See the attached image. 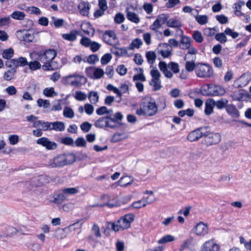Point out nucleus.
<instances>
[{
  "label": "nucleus",
  "mask_w": 251,
  "mask_h": 251,
  "mask_svg": "<svg viewBox=\"0 0 251 251\" xmlns=\"http://www.w3.org/2000/svg\"><path fill=\"white\" fill-rule=\"evenodd\" d=\"M74 112L73 110L69 107H66L63 111V115L64 117L72 119L74 117Z\"/></svg>",
  "instance_id": "nucleus-44"
},
{
  "label": "nucleus",
  "mask_w": 251,
  "mask_h": 251,
  "mask_svg": "<svg viewBox=\"0 0 251 251\" xmlns=\"http://www.w3.org/2000/svg\"><path fill=\"white\" fill-rule=\"evenodd\" d=\"M112 56L109 53L104 54L101 58L100 62L103 65H105L109 63L111 60Z\"/></svg>",
  "instance_id": "nucleus-64"
},
{
  "label": "nucleus",
  "mask_w": 251,
  "mask_h": 251,
  "mask_svg": "<svg viewBox=\"0 0 251 251\" xmlns=\"http://www.w3.org/2000/svg\"><path fill=\"white\" fill-rule=\"evenodd\" d=\"M25 15L24 12L19 11H15L11 14V17L15 20H23Z\"/></svg>",
  "instance_id": "nucleus-39"
},
{
  "label": "nucleus",
  "mask_w": 251,
  "mask_h": 251,
  "mask_svg": "<svg viewBox=\"0 0 251 251\" xmlns=\"http://www.w3.org/2000/svg\"><path fill=\"white\" fill-rule=\"evenodd\" d=\"M168 68L171 69L174 73H178L179 71V65L177 63L175 62H170L168 65Z\"/></svg>",
  "instance_id": "nucleus-51"
},
{
  "label": "nucleus",
  "mask_w": 251,
  "mask_h": 251,
  "mask_svg": "<svg viewBox=\"0 0 251 251\" xmlns=\"http://www.w3.org/2000/svg\"><path fill=\"white\" fill-rule=\"evenodd\" d=\"M52 198L53 200H50V202H52L54 203L60 204L65 199L66 197L63 194H59L56 196V197H50Z\"/></svg>",
  "instance_id": "nucleus-38"
},
{
  "label": "nucleus",
  "mask_w": 251,
  "mask_h": 251,
  "mask_svg": "<svg viewBox=\"0 0 251 251\" xmlns=\"http://www.w3.org/2000/svg\"><path fill=\"white\" fill-rule=\"evenodd\" d=\"M74 75H75L74 78V81L77 83L76 84L74 85V87H80L87 82V78L84 76L77 74H74Z\"/></svg>",
  "instance_id": "nucleus-25"
},
{
  "label": "nucleus",
  "mask_w": 251,
  "mask_h": 251,
  "mask_svg": "<svg viewBox=\"0 0 251 251\" xmlns=\"http://www.w3.org/2000/svg\"><path fill=\"white\" fill-rule=\"evenodd\" d=\"M193 38L195 41L199 43L203 41V37L201 33L199 31H195L193 34Z\"/></svg>",
  "instance_id": "nucleus-50"
},
{
  "label": "nucleus",
  "mask_w": 251,
  "mask_h": 251,
  "mask_svg": "<svg viewBox=\"0 0 251 251\" xmlns=\"http://www.w3.org/2000/svg\"><path fill=\"white\" fill-rule=\"evenodd\" d=\"M158 111V106L155 100L151 97H146L142 99L140 104V108L136 111L138 116L151 117L155 115Z\"/></svg>",
  "instance_id": "nucleus-1"
},
{
  "label": "nucleus",
  "mask_w": 251,
  "mask_h": 251,
  "mask_svg": "<svg viewBox=\"0 0 251 251\" xmlns=\"http://www.w3.org/2000/svg\"><path fill=\"white\" fill-rule=\"evenodd\" d=\"M51 19L53 21L54 25L56 27H61L64 24V20L62 19H58L55 17H52Z\"/></svg>",
  "instance_id": "nucleus-48"
},
{
  "label": "nucleus",
  "mask_w": 251,
  "mask_h": 251,
  "mask_svg": "<svg viewBox=\"0 0 251 251\" xmlns=\"http://www.w3.org/2000/svg\"><path fill=\"white\" fill-rule=\"evenodd\" d=\"M61 142L66 145L74 146V141L71 137H64L61 139Z\"/></svg>",
  "instance_id": "nucleus-54"
},
{
  "label": "nucleus",
  "mask_w": 251,
  "mask_h": 251,
  "mask_svg": "<svg viewBox=\"0 0 251 251\" xmlns=\"http://www.w3.org/2000/svg\"><path fill=\"white\" fill-rule=\"evenodd\" d=\"M127 48H118L114 46L111 49V52L117 56H123L127 54Z\"/></svg>",
  "instance_id": "nucleus-23"
},
{
  "label": "nucleus",
  "mask_w": 251,
  "mask_h": 251,
  "mask_svg": "<svg viewBox=\"0 0 251 251\" xmlns=\"http://www.w3.org/2000/svg\"><path fill=\"white\" fill-rule=\"evenodd\" d=\"M51 130H54L55 131H62L64 130L65 126L62 122L56 121L54 122H50Z\"/></svg>",
  "instance_id": "nucleus-29"
},
{
  "label": "nucleus",
  "mask_w": 251,
  "mask_h": 251,
  "mask_svg": "<svg viewBox=\"0 0 251 251\" xmlns=\"http://www.w3.org/2000/svg\"><path fill=\"white\" fill-rule=\"evenodd\" d=\"M92 127V125L88 122H85L80 125L81 129L84 132H88Z\"/></svg>",
  "instance_id": "nucleus-62"
},
{
  "label": "nucleus",
  "mask_w": 251,
  "mask_h": 251,
  "mask_svg": "<svg viewBox=\"0 0 251 251\" xmlns=\"http://www.w3.org/2000/svg\"><path fill=\"white\" fill-rule=\"evenodd\" d=\"M248 94L244 93L242 91L237 90L234 91L231 95V97L233 100L242 101L246 100L247 98Z\"/></svg>",
  "instance_id": "nucleus-21"
},
{
  "label": "nucleus",
  "mask_w": 251,
  "mask_h": 251,
  "mask_svg": "<svg viewBox=\"0 0 251 251\" xmlns=\"http://www.w3.org/2000/svg\"><path fill=\"white\" fill-rule=\"evenodd\" d=\"M225 33L227 35L230 36L232 38H236L238 36V33L234 31L232 29L230 28H226L225 30Z\"/></svg>",
  "instance_id": "nucleus-55"
},
{
  "label": "nucleus",
  "mask_w": 251,
  "mask_h": 251,
  "mask_svg": "<svg viewBox=\"0 0 251 251\" xmlns=\"http://www.w3.org/2000/svg\"><path fill=\"white\" fill-rule=\"evenodd\" d=\"M36 143L38 145H42L48 150H53L57 148V144L54 142L50 141L46 137H42L38 139Z\"/></svg>",
  "instance_id": "nucleus-10"
},
{
  "label": "nucleus",
  "mask_w": 251,
  "mask_h": 251,
  "mask_svg": "<svg viewBox=\"0 0 251 251\" xmlns=\"http://www.w3.org/2000/svg\"><path fill=\"white\" fill-rule=\"evenodd\" d=\"M180 35L181 36L180 48L182 50H186L191 46L192 41L190 37L184 36L183 34Z\"/></svg>",
  "instance_id": "nucleus-19"
},
{
  "label": "nucleus",
  "mask_w": 251,
  "mask_h": 251,
  "mask_svg": "<svg viewBox=\"0 0 251 251\" xmlns=\"http://www.w3.org/2000/svg\"><path fill=\"white\" fill-rule=\"evenodd\" d=\"M79 34V32L77 30H73L71 31L69 33L63 34L62 37L63 39L73 42L76 39L77 36Z\"/></svg>",
  "instance_id": "nucleus-20"
},
{
  "label": "nucleus",
  "mask_w": 251,
  "mask_h": 251,
  "mask_svg": "<svg viewBox=\"0 0 251 251\" xmlns=\"http://www.w3.org/2000/svg\"><path fill=\"white\" fill-rule=\"evenodd\" d=\"M43 94L48 97H52L57 95V93L54 91L52 87L45 88L43 91Z\"/></svg>",
  "instance_id": "nucleus-47"
},
{
  "label": "nucleus",
  "mask_w": 251,
  "mask_h": 251,
  "mask_svg": "<svg viewBox=\"0 0 251 251\" xmlns=\"http://www.w3.org/2000/svg\"><path fill=\"white\" fill-rule=\"evenodd\" d=\"M151 81L160 80L161 74L156 67H154L151 71Z\"/></svg>",
  "instance_id": "nucleus-34"
},
{
  "label": "nucleus",
  "mask_w": 251,
  "mask_h": 251,
  "mask_svg": "<svg viewBox=\"0 0 251 251\" xmlns=\"http://www.w3.org/2000/svg\"><path fill=\"white\" fill-rule=\"evenodd\" d=\"M153 202V200H152L150 201H148L147 199H142L141 200L134 201L132 203L133 207L139 209L142 207H145L148 204H151Z\"/></svg>",
  "instance_id": "nucleus-24"
},
{
  "label": "nucleus",
  "mask_w": 251,
  "mask_h": 251,
  "mask_svg": "<svg viewBox=\"0 0 251 251\" xmlns=\"http://www.w3.org/2000/svg\"><path fill=\"white\" fill-rule=\"evenodd\" d=\"M50 158L48 165L51 167H60L71 164L76 161V158Z\"/></svg>",
  "instance_id": "nucleus-6"
},
{
  "label": "nucleus",
  "mask_w": 251,
  "mask_h": 251,
  "mask_svg": "<svg viewBox=\"0 0 251 251\" xmlns=\"http://www.w3.org/2000/svg\"><path fill=\"white\" fill-rule=\"evenodd\" d=\"M63 194L74 195L78 192V190L76 188H64L62 190Z\"/></svg>",
  "instance_id": "nucleus-49"
},
{
  "label": "nucleus",
  "mask_w": 251,
  "mask_h": 251,
  "mask_svg": "<svg viewBox=\"0 0 251 251\" xmlns=\"http://www.w3.org/2000/svg\"><path fill=\"white\" fill-rule=\"evenodd\" d=\"M162 25V24H161L158 20L156 19L153 24L150 26V29L152 30L157 32L158 29L160 28Z\"/></svg>",
  "instance_id": "nucleus-58"
},
{
  "label": "nucleus",
  "mask_w": 251,
  "mask_h": 251,
  "mask_svg": "<svg viewBox=\"0 0 251 251\" xmlns=\"http://www.w3.org/2000/svg\"><path fill=\"white\" fill-rule=\"evenodd\" d=\"M207 129V127H200L191 132L187 136L188 140L191 142L198 140L201 137H203L205 130Z\"/></svg>",
  "instance_id": "nucleus-8"
},
{
  "label": "nucleus",
  "mask_w": 251,
  "mask_h": 251,
  "mask_svg": "<svg viewBox=\"0 0 251 251\" xmlns=\"http://www.w3.org/2000/svg\"><path fill=\"white\" fill-rule=\"evenodd\" d=\"M219 245L214 239L205 241L201 246V251H219Z\"/></svg>",
  "instance_id": "nucleus-9"
},
{
  "label": "nucleus",
  "mask_w": 251,
  "mask_h": 251,
  "mask_svg": "<svg viewBox=\"0 0 251 251\" xmlns=\"http://www.w3.org/2000/svg\"><path fill=\"white\" fill-rule=\"evenodd\" d=\"M158 66L160 70L164 73L166 77L169 78L172 77L173 74L168 70V67L165 62L161 61Z\"/></svg>",
  "instance_id": "nucleus-26"
},
{
  "label": "nucleus",
  "mask_w": 251,
  "mask_h": 251,
  "mask_svg": "<svg viewBox=\"0 0 251 251\" xmlns=\"http://www.w3.org/2000/svg\"><path fill=\"white\" fill-rule=\"evenodd\" d=\"M193 239L192 238H190L186 239L184 241L183 244L181 245V249L184 250L186 248H189L190 246L193 244Z\"/></svg>",
  "instance_id": "nucleus-60"
},
{
  "label": "nucleus",
  "mask_w": 251,
  "mask_h": 251,
  "mask_svg": "<svg viewBox=\"0 0 251 251\" xmlns=\"http://www.w3.org/2000/svg\"><path fill=\"white\" fill-rule=\"evenodd\" d=\"M226 110L227 112L233 117L237 118L239 117V112L234 105H227Z\"/></svg>",
  "instance_id": "nucleus-30"
},
{
  "label": "nucleus",
  "mask_w": 251,
  "mask_h": 251,
  "mask_svg": "<svg viewBox=\"0 0 251 251\" xmlns=\"http://www.w3.org/2000/svg\"><path fill=\"white\" fill-rule=\"evenodd\" d=\"M195 72L198 77L207 78L212 76L213 70L212 67L207 64H199L196 67Z\"/></svg>",
  "instance_id": "nucleus-3"
},
{
  "label": "nucleus",
  "mask_w": 251,
  "mask_h": 251,
  "mask_svg": "<svg viewBox=\"0 0 251 251\" xmlns=\"http://www.w3.org/2000/svg\"><path fill=\"white\" fill-rule=\"evenodd\" d=\"M214 106H216L218 109H222L226 107L228 103V100L226 99H222L220 100L215 101L212 99Z\"/></svg>",
  "instance_id": "nucleus-32"
},
{
  "label": "nucleus",
  "mask_w": 251,
  "mask_h": 251,
  "mask_svg": "<svg viewBox=\"0 0 251 251\" xmlns=\"http://www.w3.org/2000/svg\"><path fill=\"white\" fill-rule=\"evenodd\" d=\"M33 126L38 128L40 127V129L43 131L51 130L50 122L36 121L33 123Z\"/></svg>",
  "instance_id": "nucleus-18"
},
{
  "label": "nucleus",
  "mask_w": 251,
  "mask_h": 251,
  "mask_svg": "<svg viewBox=\"0 0 251 251\" xmlns=\"http://www.w3.org/2000/svg\"><path fill=\"white\" fill-rule=\"evenodd\" d=\"M126 12H127V18L130 21L135 23L136 24H137L140 21V19L137 16V15L132 12H129L127 10V9H126Z\"/></svg>",
  "instance_id": "nucleus-35"
},
{
  "label": "nucleus",
  "mask_w": 251,
  "mask_h": 251,
  "mask_svg": "<svg viewBox=\"0 0 251 251\" xmlns=\"http://www.w3.org/2000/svg\"><path fill=\"white\" fill-rule=\"evenodd\" d=\"M28 62L25 57H21L17 59H13L7 62L6 65L9 67L14 66L15 68L19 66H24L28 65Z\"/></svg>",
  "instance_id": "nucleus-14"
},
{
  "label": "nucleus",
  "mask_w": 251,
  "mask_h": 251,
  "mask_svg": "<svg viewBox=\"0 0 251 251\" xmlns=\"http://www.w3.org/2000/svg\"><path fill=\"white\" fill-rule=\"evenodd\" d=\"M92 231L96 237L99 238L101 236L100 227L98 225L94 224L92 227Z\"/></svg>",
  "instance_id": "nucleus-61"
},
{
  "label": "nucleus",
  "mask_w": 251,
  "mask_h": 251,
  "mask_svg": "<svg viewBox=\"0 0 251 251\" xmlns=\"http://www.w3.org/2000/svg\"><path fill=\"white\" fill-rule=\"evenodd\" d=\"M78 8L82 15L87 16L89 14L90 5L88 2L81 1L79 3Z\"/></svg>",
  "instance_id": "nucleus-22"
},
{
  "label": "nucleus",
  "mask_w": 251,
  "mask_h": 251,
  "mask_svg": "<svg viewBox=\"0 0 251 251\" xmlns=\"http://www.w3.org/2000/svg\"><path fill=\"white\" fill-rule=\"evenodd\" d=\"M74 97L76 100L79 101H83L86 99L87 96L85 93L80 91H77L75 92Z\"/></svg>",
  "instance_id": "nucleus-43"
},
{
  "label": "nucleus",
  "mask_w": 251,
  "mask_h": 251,
  "mask_svg": "<svg viewBox=\"0 0 251 251\" xmlns=\"http://www.w3.org/2000/svg\"><path fill=\"white\" fill-rule=\"evenodd\" d=\"M175 237L171 235H166L162 237L158 241V243L160 244H164L167 242H172L175 240Z\"/></svg>",
  "instance_id": "nucleus-42"
},
{
  "label": "nucleus",
  "mask_w": 251,
  "mask_h": 251,
  "mask_svg": "<svg viewBox=\"0 0 251 251\" xmlns=\"http://www.w3.org/2000/svg\"><path fill=\"white\" fill-rule=\"evenodd\" d=\"M37 104L39 107H43L44 108H48L50 105L48 100L39 99L37 100Z\"/></svg>",
  "instance_id": "nucleus-56"
},
{
  "label": "nucleus",
  "mask_w": 251,
  "mask_h": 251,
  "mask_svg": "<svg viewBox=\"0 0 251 251\" xmlns=\"http://www.w3.org/2000/svg\"><path fill=\"white\" fill-rule=\"evenodd\" d=\"M146 56L148 63L151 64V67H152L156 57L155 52L153 51H148L146 54Z\"/></svg>",
  "instance_id": "nucleus-40"
},
{
  "label": "nucleus",
  "mask_w": 251,
  "mask_h": 251,
  "mask_svg": "<svg viewBox=\"0 0 251 251\" xmlns=\"http://www.w3.org/2000/svg\"><path fill=\"white\" fill-rule=\"evenodd\" d=\"M150 84L153 87L154 91H157L162 88L161 80L154 81H150Z\"/></svg>",
  "instance_id": "nucleus-57"
},
{
  "label": "nucleus",
  "mask_w": 251,
  "mask_h": 251,
  "mask_svg": "<svg viewBox=\"0 0 251 251\" xmlns=\"http://www.w3.org/2000/svg\"><path fill=\"white\" fill-rule=\"evenodd\" d=\"M90 102L92 104H96L99 101V96L96 91H90L88 96Z\"/></svg>",
  "instance_id": "nucleus-33"
},
{
  "label": "nucleus",
  "mask_w": 251,
  "mask_h": 251,
  "mask_svg": "<svg viewBox=\"0 0 251 251\" xmlns=\"http://www.w3.org/2000/svg\"><path fill=\"white\" fill-rule=\"evenodd\" d=\"M75 143L76 146L80 147H84L86 144V142L83 137L77 138Z\"/></svg>",
  "instance_id": "nucleus-63"
},
{
  "label": "nucleus",
  "mask_w": 251,
  "mask_h": 251,
  "mask_svg": "<svg viewBox=\"0 0 251 251\" xmlns=\"http://www.w3.org/2000/svg\"><path fill=\"white\" fill-rule=\"evenodd\" d=\"M29 68L32 70H36L40 69L41 67V64L37 61L30 62L28 63Z\"/></svg>",
  "instance_id": "nucleus-53"
},
{
  "label": "nucleus",
  "mask_w": 251,
  "mask_h": 251,
  "mask_svg": "<svg viewBox=\"0 0 251 251\" xmlns=\"http://www.w3.org/2000/svg\"><path fill=\"white\" fill-rule=\"evenodd\" d=\"M142 44V41L139 38L133 40L128 47V50H133L134 49H139Z\"/></svg>",
  "instance_id": "nucleus-36"
},
{
  "label": "nucleus",
  "mask_w": 251,
  "mask_h": 251,
  "mask_svg": "<svg viewBox=\"0 0 251 251\" xmlns=\"http://www.w3.org/2000/svg\"><path fill=\"white\" fill-rule=\"evenodd\" d=\"M194 230L195 233L200 236H204L208 233V226L202 222L199 223L195 226Z\"/></svg>",
  "instance_id": "nucleus-12"
},
{
  "label": "nucleus",
  "mask_w": 251,
  "mask_h": 251,
  "mask_svg": "<svg viewBox=\"0 0 251 251\" xmlns=\"http://www.w3.org/2000/svg\"><path fill=\"white\" fill-rule=\"evenodd\" d=\"M78 224V222L74 223L72 225H70L68 226L65 227L64 228L58 229L55 231V236L57 239H62L66 237V231H72L74 230L75 228L74 226H75Z\"/></svg>",
  "instance_id": "nucleus-13"
},
{
  "label": "nucleus",
  "mask_w": 251,
  "mask_h": 251,
  "mask_svg": "<svg viewBox=\"0 0 251 251\" xmlns=\"http://www.w3.org/2000/svg\"><path fill=\"white\" fill-rule=\"evenodd\" d=\"M86 74L88 77L93 79H100L104 74L102 69L94 67H89L86 69Z\"/></svg>",
  "instance_id": "nucleus-7"
},
{
  "label": "nucleus",
  "mask_w": 251,
  "mask_h": 251,
  "mask_svg": "<svg viewBox=\"0 0 251 251\" xmlns=\"http://www.w3.org/2000/svg\"><path fill=\"white\" fill-rule=\"evenodd\" d=\"M94 125L96 127L100 128H113V126L108 123L107 116L102 117L95 121Z\"/></svg>",
  "instance_id": "nucleus-17"
},
{
  "label": "nucleus",
  "mask_w": 251,
  "mask_h": 251,
  "mask_svg": "<svg viewBox=\"0 0 251 251\" xmlns=\"http://www.w3.org/2000/svg\"><path fill=\"white\" fill-rule=\"evenodd\" d=\"M225 34V32L224 33H218L215 35V39L221 43H225L227 41Z\"/></svg>",
  "instance_id": "nucleus-52"
},
{
  "label": "nucleus",
  "mask_w": 251,
  "mask_h": 251,
  "mask_svg": "<svg viewBox=\"0 0 251 251\" xmlns=\"http://www.w3.org/2000/svg\"><path fill=\"white\" fill-rule=\"evenodd\" d=\"M167 25L169 27L176 28L178 34L182 35L183 33V30L180 28L182 26L181 21L177 19L171 18L167 22Z\"/></svg>",
  "instance_id": "nucleus-15"
},
{
  "label": "nucleus",
  "mask_w": 251,
  "mask_h": 251,
  "mask_svg": "<svg viewBox=\"0 0 251 251\" xmlns=\"http://www.w3.org/2000/svg\"><path fill=\"white\" fill-rule=\"evenodd\" d=\"M214 105L212 99H208L205 103L204 113L206 115H210L213 111Z\"/></svg>",
  "instance_id": "nucleus-31"
},
{
  "label": "nucleus",
  "mask_w": 251,
  "mask_h": 251,
  "mask_svg": "<svg viewBox=\"0 0 251 251\" xmlns=\"http://www.w3.org/2000/svg\"><path fill=\"white\" fill-rule=\"evenodd\" d=\"M17 232V230L15 227L11 226H6L0 232V240H3L4 237H11Z\"/></svg>",
  "instance_id": "nucleus-16"
},
{
  "label": "nucleus",
  "mask_w": 251,
  "mask_h": 251,
  "mask_svg": "<svg viewBox=\"0 0 251 251\" xmlns=\"http://www.w3.org/2000/svg\"><path fill=\"white\" fill-rule=\"evenodd\" d=\"M134 220V215L132 214H126L117 221L112 224L111 228L115 231H118L128 228L130 224Z\"/></svg>",
  "instance_id": "nucleus-2"
},
{
  "label": "nucleus",
  "mask_w": 251,
  "mask_h": 251,
  "mask_svg": "<svg viewBox=\"0 0 251 251\" xmlns=\"http://www.w3.org/2000/svg\"><path fill=\"white\" fill-rule=\"evenodd\" d=\"M32 54L36 55L37 56V59L42 63L51 62L56 55L55 50H49L45 51H40L39 52H34L31 54V55Z\"/></svg>",
  "instance_id": "nucleus-4"
},
{
  "label": "nucleus",
  "mask_w": 251,
  "mask_h": 251,
  "mask_svg": "<svg viewBox=\"0 0 251 251\" xmlns=\"http://www.w3.org/2000/svg\"><path fill=\"white\" fill-rule=\"evenodd\" d=\"M103 40L107 44L115 46L118 42L115 33L112 31H106L103 35Z\"/></svg>",
  "instance_id": "nucleus-11"
},
{
  "label": "nucleus",
  "mask_w": 251,
  "mask_h": 251,
  "mask_svg": "<svg viewBox=\"0 0 251 251\" xmlns=\"http://www.w3.org/2000/svg\"><path fill=\"white\" fill-rule=\"evenodd\" d=\"M203 137V144L207 146L217 144L221 141V136L219 133L210 132L207 129L205 130Z\"/></svg>",
  "instance_id": "nucleus-5"
},
{
  "label": "nucleus",
  "mask_w": 251,
  "mask_h": 251,
  "mask_svg": "<svg viewBox=\"0 0 251 251\" xmlns=\"http://www.w3.org/2000/svg\"><path fill=\"white\" fill-rule=\"evenodd\" d=\"M16 72V69L15 68L8 70L4 74V79L7 81L11 80L13 78Z\"/></svg>",
  "instance_id": "nucleus-37"
},
{
  "label": "nucleus",
  "mask_w": 251,
  "mask_h": 251,
  "mask_svg": "<svg viewBox=\"0 0 251 251\" xmlns=\"http://www.w3.org/2000/svg\"><path fill=\"white\" fill-rule=\"evenodd\" d=\"M213 93L216 96L223 95L225 93V90L223 87L220 86H215Z\"/></svg>",
  "instance_id": "nucleus-59"
},
{
  "label": "nucleus",
  "mask_w": 251,
  "mask_h": 251,
  "mask_svg": "<svg viewBox=\"0 0 251 251\" xmlns=\"http://www.w3.org/2000/svg\"><path fill=\"white\" fill-rule=\"evenodd\" d=\"M196 21L200 25H204L208 22V17L206 15H197L195 17Z\"/></svg>",
  "instance_id": "nucleus-45"
},
{
  "label": "nucleus",
  "mask_w": 251,
  "mask_h": 251,
  "mask_svg": "<svg viewBox=\"0 0 251 251\" xmlns=\"http://www.w3.org/2000/svg\"><path fill=\"white\" fill-rule=\"evenodd\" d=\"M133 182V178L128 176L121 177L118 181L119 185L122 187H126Z\"/></svg>",
  "instance_id": "nucleus-28"
},
{
  "label": "nucleus",
  "mask_w": 251,
  "mask_h": 251,
  "mask_svg": "<svg viewBox=\"0 0 251 251\" xmlns=\"http://www.w3.org/2000/svg\"><path fill=\"white\" fill-rule=\"evenodd\" d=\"M14 54V51L12 49L5 50L2 53V57L6 59H10Z\"/></svg>",
  "instance_id": "nucleus-46"
},
{
  "label": "nucleus",
  "mask_w": 251,
  "mask_h": 251,
  "mask_svg": "<svg viewBox=\"0 0 251 251\" xmlns=\"http://www.w3.org/2000/svg\"><path fill=\"white\" fill-rule=\"evenodd\" d=\"M27 12L30 14H34L37 16H39L42 14V12L40 9L35 6H29L26 9Z\"/></svg>",
  "instance_id": "nucleus-41"
},
{
  "label": "nucleus",
  "mask_w": 251,
  "mask_h": 251,
  "mask_svg": "<svg viewBox=\"0 0 251 251\" xmlns=\"http://www.w3.org/2000/svg\"><path fill=\"white\" fill-rule=\"evenodd\" d=\"M75 76V75L74 74L64 76L62 78V83L65 85L74 86V85L77 83L76 82L74 81V78Z\"/></svg>",
  "instance_id": "nucleus-27"
}]
</instances>
